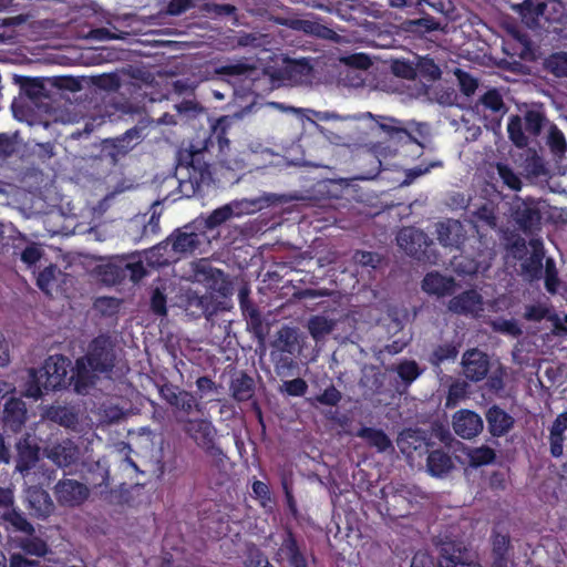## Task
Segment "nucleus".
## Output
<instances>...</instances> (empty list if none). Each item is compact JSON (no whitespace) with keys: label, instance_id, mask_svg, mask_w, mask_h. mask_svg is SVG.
Instances as JSON below:
<instances>
[{"label":"nucleus","instance_id":"49","mask_svg":"<svg viewBox=\"0 0 567 567\" xmlns=\"http://www.w3.org/2000/svg\"><path fill=\"white\" fill-rule=\"evenodd\" d=\"M470 464L474 467L489 465L495 462V451L486 445L473 449L470 454Z\"/></svg>","mask_w":567,"mask_h":567},{"label":"nucleus","instance_id":"42","mask_svg":"<svg viewBox=\"0 0 567 567\" xmlns=\"http://www.w3.org/2000/svg\"><path fill=\"white\" fill-rule=\"evenodd\" d=\"M150 310L152 313L158 317H164L167 315V296L166 287L164 285L152 287L150 296Z\"/></svg>","mask_w":567,"mask_h":567},{"label":"nucleus","instance_id":"32","mask_svg":"<svg viewBox=\"0 0 567 567\" xmlns=\"http://www.w3.org/2000/svg\"><path fill=\"white\" fill-rule=\"evenodd\" d=\"M40 449L29 442L18 444V455L16 468L21 474H28L39 462Z\"/></svg>","mask_w":567,"mask_h":567},{"label":"nucleus","instance_id":"1","mask_svg":"<svg viewBox=\"0 0 567 567\" xmlns=\"http://www.w3.org/2000/svg\"><path fill=\"white\" fill-rule=\"evenodd\" d=\"M233 124L231 116H219L210 124L209 134L202 142L178 150L175 177L185 196L192 197L212 185L213 156H226L230 151L228 135Z\"/></svg>","mask_w":567,"mask_h":567},{"label":"nucleus","instance_id":"45","mask_svg":"<svg viewBox=\"0 0 567 567\" xmlns=\"http://www.w3.org/2000/svg\"><path fill=\"white\" fill-rule=\"evenodd\" d=\"M545 69L556 78H567V52L560 51L550 54L545 60Z\"/></svg>","mask_w":567,"mask_h":567},{"label":"nucleus","instance_id":"6","mask_svg":"<svg viewBox=\"0 0 567 567\" xmlns=\"http://www.w3.org/2000/svg\"><path fill=\"white\" fill-rule=\"evenodd\" d=\"M398 246L417 261H430L433 241L426 233L413 226L402 227L396 235Z\"/></svg>","mask_w":567,"mask_h":567},{"label":"nucleus","instance_id":"10","mask_svg":"<svg viewBox=\"0 0 567 567\" xmlns=\"http://www.w3.org/2000/svg\"><path fill=\"white\" fill-rule=\"evenodd\" d=\"M398 447L408 458L422 456L433 445L427 433L421 429H404L396 440Z\"/></svg>","mask_w":567,"mask_h":567},{"label":"nucleus","instance_id":"3","mask_svg":"<svg viewBox=\"0 0 567 567\" xmlns=\"http://www.w3.org/2000/svg\"><path fill=\"white\" fill-rule=\"evenodd\" d=\"M547 124L548 118L543 107H530L525 111L523 116L513 114L508 117V138L517 148H525L529 145L530 140L540 136Z\"/></svg>","mask_w":567,"mask_h":567},{"label":"nucleus","instance_id":"16","mask_svg":"<svg viewBox=\"0 0 567 567\" xmlns=\"http://www.w3.org/2000/svg\"><path fill=\"white\" fill-rule=\"evenodd\" d=\"M439 243L444 247L460 249L466 238V231L460 220L445 219L436 224Z\"/></svg>","mask_w":567,"mask_h":567},{"label":"nucleus","instance_id":"22","mask_svg":"<svg viewBox=\"0 0 567 567\" xmlns=\"http://www.w3.org/2000/svg\"><path fill=\"white\" fill-rule=\"evenodd\" d=\"M467 210L471 214V220L477 225L489 229L497 226V204L487 198H482L480 203H470Z\"/></svg>","mask_w":567,"mask_h":567},{"label":"nucleus","instance_id":"41","mask_svg":"<svg viewBox=\"0 0 567 567\" xmlns=\"http://www.w3.org/2000/svg\"><path fill=\"white\" fill-rule=\"evenodd\" d=\"M270 358L274 363L275 372L280 378H287L292 375L296 362L291 358V354L284 351L272 350Z\"/></svg>","mask_w":567,"mask_h":567},{"label":"nucleus","instance_id":"57","mask_svg":"<svg viewBox=\"0 0 567 567\" xmlns=\"http://www.w3.org/2000/svg\"><path fill=\"white\" fill-rule=\"evenodd\" d=\"M352 260L358 266L370 267L372 269H375L381 262L379 254L367 250H355Z\"/></svg>","mask_w":567,"mask_h":567},{"label":"nucleus","instance_id":"54","mask_svg":"<svg viewBox=\"0 0 567 567\" xmlns=\"http://www.w3.org/2000/svg\"><path fill=\"white\" fill-rule=\"evenodd\" d=\"M560 284L555 261L550 258L545 265V288L549 293H556Z\"/></svg>","mask_w":567,"mask_h":567},{"label":"nucleus","instance_id":"2","mask_svg":"<svg viewBox=\"0 0 567 567\" xmlns=\"http://www.w3.org/2000/svg\"><path fill=\"white\" fill-rule=\"evenodd\" d=\"M200 227L195 220L175 229L164 241L156 245L152 252L157 256L161 266L177 261L182 256L192 255L202 244Z\"/></svg>","mask_w":567,"mask_h":567},{"label":"nucleus","instance_id":"23","mask_svg":"<svg viewBox=\"0 0 567 567\" xmlns=\"http://www.w3.org/2000/svg\"><path fill=\"white\" fill-rule=\"evenodd\" d=\"M70 386L78 394H86L95 384V375L89 363L83 357L76 359L74 367L71 369Z\"/></svg>","mask_w":567,"mask_h":567},{"label":"nucleus","instance_id":"24","mask_svg":"<svg viewBox=\"0 0 567 567\" xmlns=\"http://www.w3.org/2000/svg\"><path fill=\"white\" fill-rule=\"evenodd\" d=\"M453 277H446L437 271L427 272L422 280V290L429 295L444 297L453 293L455 288Z\"/></svg>","mask_w":567,"mask_h":567},{"label":"nucleus","instance_id":"36","mask_svg":"<svg viewBox=\"0 0 567 567\" xmlns=\"http://www.w3.org/2000/svg\"><path fill=\"white\" fill-rule=\"evenodd\" d=\"M524 168L528 178L536 181H547L550 178L547 163L536 152L526 158Z\"/></svg>","mask_w":567,"mask_h":567},{"label":"nucleus","instance_id":"8","mask_svg":"<svg viewBox=\"0 0 567 567\" xmlns=\"http://www.w3.org/2000/svg\"><path fill=\"white\" fill-rule=\"evenodd\" d=\"M71 360L62 354L49 357L43 367L39 369L44 378L47 392L70 388L69 369Z\"/></svg>","mask_w":567,"mask_h":567},{"label":"nucleus","instance_id":"21","mask_svg":"<svg viewBox=\"0 0 567 567\" xmlns=\"http://www.w3.org/2000/svg\"><path fill=\"white\" fill-rule=\"evenodd\" d=\"M240 206V203L233 202L226 205H223L216 209H214L209 215L204 217L203 215L197 217L195 221L200 227V233L206 235L207 230H213L223 224H225L227 220L233 218L234 216H238L241 214L240 210L236 212L235 209H238Z\"/></svg>","mask_w":567,"mask_h":567},{"label":"nucleus","instance_id":"56","mask_svg":"<svg viewBox=\"0 0 567 567\" xmlns=\"http://www.w3.org/2000/svg\"><path fill=\"white\" fill-rule=\"evenodd\" d=\"M55 265H50L39 272L37 277V286L42 292L50 295L52 282L55 280Z\"/></svg>","mask_w":567,"mask_h":567},{"label":"nucleus","instance_id":"35","mask_svg":"<svg viewBox=\"0 0 567 567\" xmlns=\"http://www.w3.org/2000/svg\"><path fill=\"white\" fill-rule=\"evenodd\" d=\"M1 519L9 524L16 532L24 533L28 536H32L35 533L34 526L19 508L14 507V505L2 513Z\"/></svg>","mask_w":567,"mask_h":567},{"label":"nucleus","instance_id":"18","mask_svg":"<svg viewBox=\"0 0 567 567\" xmlns=\"http://www.w3.org/2000/svg\"><path fill=\"white\" fill-rule=\"evenodd\" d=\"M485 420L487 430L493 437L505 436L515 425V419L497 404H493L486 410Z\"/></svg>","mask_w":567,"mask_h":567},{"label":"nucleus","instance_id":"14","mask_svg":"<svg viewBox=\"0 0 567 567\" xmlns=\"http://www.w3.org/2000/svg\"><path fill=\"white\" fill-rule=\"evenodd\" d=\"M462 365L464 377L467 380L472 382H480L487 377L491 362L485 352L474 348L464 352Z\"/></svg>","mask_w":567,"mask_h":567},{"label":"nucleus","instance_id":"31","mask_svg":"<svg viewBox=\"0 0 567 567\" xmlns=\"http://www.w3.org/2000/svg\"><path fill=\"white\" fill-rule=\"evenodd\" d=\"M255 380L246 372H240L230 381L229 390L235 401L241 403L251 400L255 395Z\"/></svg>","mask_w":567,"mask_h":567},{"label":"nucleus","instance_id":"37","mask_svg":"<svg viewBox=\"0 0 567 567\" xmlns=\"http://www.w3.org/2000/svg\"><path fill=\"white\" fill-rule=\"evenodd\" d=\"M550 153L560 158L565 156L567 152V141L563 131L556 124H549L547 141H546Z\"/></svg>","mask_w":567,"mask_h":567},{"label":"nucleus","instance_id":"13","mask_svg":"<svg viewBox=\"0 0 567 567\" xmlns=\"http://www.w3.org/2000/svg\"><path fill=\"white\" fill-rule=\"evenodd\" d=\"M440 567H483L470 558L468 550L456 542H444L440 547Z\"/></svg>","mask_w":567,"mask_h":567},{"label":"nucleus","instance_id":"61","mask_svg":"<svg viewBox=\"0 0 567 567\" xmlns=\"http://www.w3.org/2000/svg\"><path fill=\"white\" fill-rule=\"evenodd\" d=\"M248 329L254 333L256 338L262 340L265 338V328L262 317L258 309H251L249 317L246 318Z\"/></svg>","mask_w":567,"mask_h":567},{"label":"nucleus","instance_id":"28","mask_svg":"<svg viewBox=\"0 0 567 567\" xmlns=\"http://www.w3.org/2000/svg\"><path fill=\"white\" fill-rule=\"evenodd\" d=\"M78 455L79 449L70 440L54 444L48 453V457L60 467L74 464L78 460Z\"/></svg>","mask_w":567,"mask_h":567},{"label":"nucleus","instance_id":"29","mask_svg":"<svg viewBox=\"0 0 567 567\" xmlns=\"http://www.w3.org/2000/svg\"><path fill=\"white\" fill-rule=\"evenodd\" d=\"M533 254L529 258H527L522 264L523 272L530 279L537 280L543 276V259H544V250L543 243L539 239H530L529 241Z\"/></svg>","mask_w":567,"mask_h":567},{"label":"nucleus","instance_id":"44","mask_svg":"<svg viewBox=\"0 0 567 567\" xmlns=\"http://www.w3.org/2000/svg\"><path fill=\"white\" fill-rule=\"evenodd\" d=\"M44 393L48 392L44 389V378H42L41 371L31 369L29 380L25 383L24 395L33 400H39Z\"/></svg>","mask_w":567,"mask_h":567},{"label":"nucleus","instance_id":"33","mask_svg":"<svg viewBox=\"0 0 567 567\" xmlns=\"http://www.w3.org/2000/svg\"><path fill=\"white\" fill-rule=\"evenodd\" d=\"M185 310L193 317L199 318L206 315L210 307V297L199 295L197 291L188 289L183 295Z\"/></svg>","mask_w":567,"mask_h":567},{"label":"nucleus","instance_id":"27","mask_svg":"<svg viewBox=\"0 0 567 567\" xmlns=\"http://www.w3.org/2000/svg\"><path fill=\"white\" fill-rule=\"evenodd\" d=\"M511 550L509 535L494 529L492 533V567H508Z\"/></svg>","mask_w":567,"mask_h":567},{"label":"nucleus","instance_id":"17","mask_svg":"<svg viewBox=\"0 0 567 567\" xmlns=\"http://www.w3.org/2000/svg\"><path fill=\"white\" fill-rule=\"evenodd\" d=\"M27 421L25 403L18 398H10L3 409V431L19 433Z\"/></svg>","mask_w":567,"mask_h":567},{"label":"nucleus","instance_id":"25","mask_svg":"<svg viewBox=\"0 0 567 567\" xmlns=\"http://www.w3.org/2000/svg\"><path fill=\"white\" fill-rule=\"evenodd\" d=\"M27 499L30 514L37 518L49 517L54 508L49 493L39 487L29 489Z\"/></svg>","mask_w":567,"mask_h":567},{"label":"nucleus","instance_id":"7","mask_svg":"<svg viewBox=\"0 0 567 567\" xmlns=\"http://www.w3.org/2000/svg\"><path fill=\"white\" fill-rule=\"evenodd\" d=\"M83 358L91 370L99 373H109L115 367L114 344L107 336L100 334L90 342L89 350Z\"/></svg>","mask_w":567,"mask_h":567},{"label":"nucleus","instance_id":"11","mask_svg":"<svg viewBox=\"0 0 567 567\" xmlns=\"http://www.w3.org/2000/svg\"><path fill=\"white\" fill-rule=\"evenodd\" d=\"M452 429L463 440H472L482 433L484 422L475 411L461 409L452 416Z\"/></svg>","mask_w":567,"mask_h":567},{"label":"nucleus","instance_id":"64","mask_svg":"<svg viewBox=\"0 0 567 567\" xmlns=\"http://www.w3.org/2000/svg\"><path fill=\"white\" fill-rule=\"evenodd\" d=\"M458 81L460 89L466 96L473 95L478 86L477 80L466 72H461L458 74Z\"/></svg>","mask_w":567,"mask_h":567},{"label":"nucleus","instance_id":"50","mask_svg":"<svg viewBox=\"0 0 567 567\" xmlns=\"http://www.w3.org/2000/svg\"><path fill=\"white\" fill-rule=\"evenodd\" d=\"M496 169L499 178L502 179L505 186H507L512 190H520L522 181L509 165L504 163H497Z\"/></svg>","mask_w":567,"mask_h":567},{"label":"nucleus","instance_id":"43","mask_svg":"<svg viewBox=\"0 0 567 567\" xmlns=\"http://www.w3.org/2000/svg\"><path fill=\"white\" fill-rule=\"evenodd\" d=\"M47 416L65 427L74 425L78 421L76 414L70 408L62 405L50 406L47 411Z\"/></svg>","mask_w":567,"mask_h":567},{"label":"nucleus","instance_id":"47","mask_svg":"<svg viewBox=\"0 0 567 567\" xmlns=\"http://www.w3.org/2000/svg\"><path fill=\"white\" fill-rule=\"evenodd\" d=\"M308 330L315 340H319L333 330V322L323 316H313L309 319Z\"/></svg>","mask_w":567,"mask_h":567},{"label":"nucleus","instance_id":"52","mask_svg":"<svg viewBox=\"0 0 567 567\" xmlns=\"http://www.w3.org/2000/svg\"><path fill=\"white\" fill-rule=\"evenodd\" d=\"M21 91L33 101L45 96L44 84L39 79L23 78L21 82Z\"/></svg>","mask_w":567,"mask_h":567},{"label":"nucleus","instance_id":"30","mask_svg":"<svg viewBox=\"0 0 567 567\" xmlns=\"http://www.w3.org/2000/svg\"><path fill=\"white\" fill-rule=\"evenodd\" d=\"M427 472L434 477H442L451 472L454 467L451 455L439 449L427 452L426 458Z\"/></svg>","mask_w":567,"mask_h":567},{"label":"nucleus","instance_id":"19","mask_svg":"<svg viewBox=\"0 0 567 567\" xmlns=\"http://www.w3.org/2000/svg\"><path fill=\"white\" fill-rule=\"evenodd\" d=\"M280 23L291 30L303 32L305 34L324 40H334L337 33L329 27L309 19L287 18Z\"/></svg>","mask_w":567,"mask_h":567},{"label":"nucleus","instance_id":"15","mask_svg":"<svg viewBox=\"0 0 567 567\" xmlns=\"http://www.w3.org/2000/svg\"><path fill=\"white\" fill-rule=\"evenodd\" d=\"M482 295L475 289H468L451 298L447 309L458 316H475L482 310Z\"/></svg>","mask_w":567,"mask_h":567},{"label":"nucleus","instance_id":"46","mask_svg":"<svg viewBox=\"0 0 567 567\" xmlns=\"http://www.w3.org/2000/svg\"><path fill=\"white\" fill-rule=\"evenodd\" d=\"M133 147L134 144H131L130 141L126 142L125 137L122 135L113 140H105L103 148L107 152L109 156L116 162L118 157L126 155Z\"/></svg>","mask_w":567,"mask_h":567},{"label":"nucleus","instance_id":"51","mask_svg":"<svg viewBox=\"0 0 567 567\" xmlns=\"http://www.w3.org/2000/svg\"><path fill=\"white\" fill-rule=\"evenodd\" d=\"M307 6L317 8L320 10L328 11L330 13L336 12L343 20H349L350 17L337 0H302Z\"/></svg>","mask_w":567,"mask_h":567},{"label":"nucleus","instance_id":"26","mask_svg":"<svg viewBox=\"0 0 567 567\" xmlns=\"http://www.w3.org/2000/svg\"><path fill=\"white\" fill-rule=\"evenodd\" d=\"M566 430L567 410L558 414L549 427V451L550 455L555 458L563 455Z\"/></svg>","mask_w":567,"mask_h":567},{"label":"nucleus","instance_id":"55","mask_svg":"<svg viewBox=\"0 0 567 567\" xmlns=\"http://www.w3.org/2000/svg\"><path fill=\"white\" fill-rule=\"evenodd\" d=\"M506 369L498 365L487 378L486 386L493 393H499L505 388Z\"/></svg>","mask_w":567,"mask_h":567},{"label":"nucleus","instance_id":"58","mask_svg":"<svg viewBox=\"0 0 567 567\" xmlns=\"http://www.w3.org/2000/svg\"><path fill=\"white\" fill-rule=\"evenodd\" d=\"M131 228L132 227H135L137 230L141 229V236L140 238L142 239L143 237H148V236H153V235H157L158 231H159V215H157L156 213H153L148 219V223L147 224H144V223H140L137 220H134L131 223Z\"/></svg>","mask_w":567,"mask_h":567},{"label":"nucleus","instance_id":"34","mask_svg":"<svg viewBox=\"0 0 567 567\" xmlns=\"http://www.w3.org/2000/svg\"><path fill=\"white\" fill-rule=\"evenodd\" d=\"M355 436L364 440L368 445L375 447L378 452H385L392 447L390 437L381 429L362 426L357 431Z\"/></svg>","mask_w":567,"mask_h":567},{"label":"nucleus","instance_id":"38","mask_svg":"<svg viewBox=\"0 0 567 567\" xmlns=\"http://www.w3.org/2000/svg\"><path fill=\"white\" fill-rule=\"evenodd\" d=\"M403 25L406 32L419 35H424L440 29V23L429 14L419 19L406 20Z\"/></svg>","mask_w":567,"mask_h":567},{"label":"nucleus","instance_id":"63","mask_svg":"<svg viewBox=\"0 0 567 567\" xmlns=\"http://www.w3.org/2000/svg\"><path fill=\"white\" fill-rule=\"evenodd\" d=\"M282 386L290 396H302L308 390L307 382L301 378L285 381Z\"/></svg>","mask_w":567,"mask_h":567},{"label":"nucleus","instance_id":"48","mask_svg":"<svg viewBox=\"0 0 567 567\" xmlns=\"http://www.w3.org/2000/svg\"><path fill=\"white\" fill-rule=\"evenodd\" d=\"M482 105L494 113L505 114L507 107L504 103L502 94L496 89L487 90L480 99Z\"/></svg>","mask_w":567,"mask_h":567},{"label":"nucleus","instance_id":"53","mask_svg":"<svg viewBox=\"0 0 567 567\" xmlns=\"http://www.w3.org/2000/svg\"><path fill=\"white\" fill-rule=\"evenodd\" d=\"M396 372L401 380L406 384L412 383L421 374L419 364L413 360H405L401 362L396 368Z\"/></svg>","mask_w":567,"mask_h":567},{"label":"nucleus","instance_id":"9","mask_svg":"<svg viewBox=\"0 0 567 567\" xmlns=\"http://www.w3.org/2000/svg\"><path fill=\"white\" fill-rule=\"evenodd\" d=\"M275 559L282 567H309L306 547L298 542L296 534L289 527L285 529Z\"/></svg>","mask_w":567,"mask_h":567},{"label":"nucleus","instance_id":"12","mask_svg":"<svg viewBox=\"0 0 567 567\" xmlns=\"http://www.w3.org/2000/svg\"><path fill=\"white\" fill-rule=\"evenodd\" d=\"M367 116L377 122L379 128L386 135L388 140L403 145H420L417 138L403 125L402 121L391 116L373 115L370 112L367 113Z\"/></svg>","mask_w":567,"mask_h":567},{"label":"nucleus","instance_id":"4","mask_svg":"<svg viewBox=\"0 0 567 567\" xmlns=\"http://www.w3.org/2000/svg\"><path fill=\"white\" fill-rule=\"evenodd\" d=\"M183 432L206 455L217 461H223L226 455L217 443L218 431L212 421L207 419H185L181 421Z\"/></svg>","mask_w":567,"mask_h":567},{"label":"nucleus","instance_id":"40","mask_svg":"<svg viewBox=\"0 0 567 567\" xmlns=\"http://www.w3.org/2000/svg\"><path fill=\"white\" fill-rule=\"evenodd\" d=\"M460 352V344L454 342H446L439 344L430 355V363L434 367H440L443 362L455 360Z\"/></svg>","mask_w":567,"mask_h":567},{"label":"nucleus","instance_id":"60","mask_svg":"<svg viewBox=\"0 0 567 567\" xmlns=\"http://www.w3.org/2000/svg\"><path fill=\"white\" fill-rule=\"evenodd\" d=\"M146 274L147 271L142 260L127 262L123 268V276L128 277L133 282L141 281Z\"/></svg>","mask_w":567,"mask_h":567},{"label":"nucleus","instance_id":"20","mask_svg":"<svg viewBox=\"0 0 567 567\" xmlns=\"http://www.w3.org/2000/svg\"><path fill=\"white\" fill-rule=\"evenodd\" d=\"M55 494L61 504L75 506L87 498L89 489L75 480H63L55 485Z\"/></svg>","mask_w":567,"mask_h":567},{"label":"nucleus","instance_id":"62","mask_svg":"<svg viewBox=\"0 0 567 567\" xmlns=\"http://www.w3.org/2000/svg\"><path fill=\"white\" fill-rule=\"evenodd\" d=\"M417 70L422 76L427 78L431 81H435V80L440 79L441 74H442L439 65L434 62L433 59H429V58L423 59L419 63Z\"/></svg>","mask_w":567,"mask_h":567},{"label":"nucleus","instance_id":"59","mask_svg":"<svg viewBox=\"0 0 567 567\" xmlns=\"http://www.w3.org/2000/svg\"><path fill=\"white\" fill-rule=\"evenodd\" d=\"M341 399V392L333 384H330L322 393L315 398L318 403L328 406H337Z\"/></svg>","mask_w":567,"mask_h":567},{"label":"nucleus","instance_id":"5","mask_svg":"<svg viewBox=\"0 0 567 567\" xmlns=\"http://www.w3.org/2000/svg\"><path fill=\"white\" fill-rule=\"evenodd\" d=\"M512 217L520 231L527 236H533L542 228L540 203L530 197L518 198L512 206Z\"/></svg>","mask_w":567,"mask_h":567},{"label":"nucleus","instance_id":"39","mask_svg":"<svg viewBox=\"0 0 567 567\" xmlns=\"http://www.w3.org/2000/svg\"><path fill=\"white\" fill-rule=\"evenodd\" d=\"M17 546L27 555L43 557L49 551V547L45 540L34 536L19 538Z\"/></svg>","mask_w":567,"mask_h":567}]
</instances>
